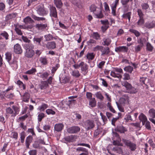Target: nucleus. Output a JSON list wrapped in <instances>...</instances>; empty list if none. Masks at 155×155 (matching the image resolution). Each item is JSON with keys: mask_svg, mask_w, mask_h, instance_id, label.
Wrapping results in <instances>:
<instances>
[{"mask_svg": "<svg viewBox=\"0 0 155 155\" xmlns=\"http://www.w3.org/2000/svg\"><path fill=\"white\" fill-rule=\"evenodd\" d=\"M110 75L115 78L117 77L118 78H120L121 77V76L120 75L118 74H116L113 71H111V72Z\"/></svg>", "mask_w": 155, "mask_h": 155, "instance_id": "58", "label": "nucleus"}, {"mask_svg": "<svg viewBox=\"0 0 155 155\" xmlns=\"http://www.w3.org/2000/svg\"><path fill=\"white\" fill-rule=\"evenodd\" d=\"M28 153L29 155H36L37 153V151L35 150H30Z\"/></svg>", "mask_w": 155, "mask_h": 155, "instance_id": "64", "label": "nucleus"}, {"mask_svg": "<svg viewBox=\"0 0 155 155\" xmlns=\"http://www.w3.org/2000/svg\"><path fill=\"white\" fill-rule=\"evenodd\" d=\"M128 50V48L126 46H120L116 48L115 49V51L117 52H127Z\"/></svg>", "mask_w": 155, "mask_h": 155, "instance_id": "11", "label": "nucleus"}, {"mask_svg": "<svg viewBox=\"0 0 155 155\" xmlns=\"http://www.w3.org/2000/svg\"><path fill=\"white\" fill-rule=\"evenodd\" d=\"M46 112L48 114L54 115L55 114V112L51 109H48L46 110Z\"/></svg>", "mask_w": 155, "mask_h": 155, "instance_id": "54", "label": "nucleus"}, {"mask_svg": "<svg viewBox=\"0 0 155 155\" xmlns=\"http://www.w3.org/2000/svg\"><path fill=\"white\" fill-rule=\"evenodd\" d=\"M80 130V128L77 126H73L68 127L67 129V132L70 134H76Z\"/></svg>", "mask_w": 155, "mask_h": 155, "instance_id": "6", "label": "nucleus"}, {"mask_svg": "<svg viewBox=\"0 0 155 155\" xmlns=\"http://www.w3.org/2000/svg\"><path fill=\"white\" fill-rule=\"evenodd\" d=\"M47 107H48V105L45 104L43 103L41 106L39 107L38 109L40 111H44Z\"/></svg>", "mask_w": 155, "mask_h": 155, "instance_id": "28", "label": "nucleus"}, {"mask_svg": "<svg viewBox=\"0 0 155 155\" xmlns=\"http://www.w3.org/2000/svg\"><path fill=\"white\" fill-rule=\"evenodd\" d=\"M129 31L131 33L134 34L137 37H139L140 35V33L137 30H135L130 29Z\"/></svg>", "mask_w": 155, "mask_h": 155, "instance_id": "40", "label": "nucleus"}, {"mask_svg": "<svg viewBox=\"0 0 155 155\" xmlns=\"http://www.w3.org/2000/svg\"><path fill=\"white\" fill-rule=\"evenodd\" d=\"M72 3L74 5L79 7L80 5V2L78 0H72L71 1Z\"/></svg>", "mask_w": 155, "mask_h": 155, "instance_id": "56", "label": "nucleus"}, {"mask_svg": "<svg viewBox=\"0 0 155 155\" xmlns=\"http://www.w3.org/2000/svg\"><path fill=\"white\" fill-rule=\"evenodd\" d=\"M144 21L143 18H140L139 20L137 22V24L139 25H140L144 23Z\"/></svg>", "mask_w": 155, "mask_h": 155, "instance_id": "63", "label": "nucleus"}, {"mask_svg": "<svg viewBox=\"0 0 155 155\" xmlns=\"http://www.w3.org/2000/svg\"><path fill=\"white\" fill-rule=\"evenodd\" d=\"M112 150L119 154H122L123 153L122 148L121 147L118 146H117L113 148L112 149Z\"/></svg>", "mask_w": 155, "mask_h": 155, "instance_id": "13", "label": "nucleus"}, {"mask_svg": "<svg viewBox=\"0 0 155 155\" xmlns=\"http://www.w3.org/2000/svg\"><path fill=\"white\" fill-rule=\"evenodd\" d=\"M60 80L61 81V82L65 84L68 82L69 81V79L68 77H63L61 78H60Z\"/></svg>", "mask_w": 155, "mask_h": 155, "instance_id": "41", "label": "nucleus"}, {"mask_svg": "<svg viewBox=\"0 0 155 155\" xmlns=\"http://www.w3.org/2000/svg\"><path fill=\"white\" fill-rule=\"evenodd\" d=\"M40 61L41 63L44 65H45L47 64V61L46 58L41 57L40 59Z\"/></svg>", "mask_w": 155, "mask_h": 155, "instance_id": "52", "label": "nucleus"}, {"mask_svg": "<svg viewBox=\"0 0 155 155\" xmlns=\"http://www.w3.org/2000/svg\"><path fill=\"white\" fill-rule=\"evenodd\" d=\"M77 97V96H74L68 97V99L71 100L68 101V102L70 104H75L76 103V100H74V99L76 98Z\"/></svg>", "mask_w": 155, "mask_h": 155, "instance_id": "30", "label": "nucleus"}, {"mask_svg": "<svg viewBox=\"0 0 155 155\" xmlns=\"http://www.w3.org/2000/svg\"><path fill=\"white\" fill-rule=\"evenodd\" d=\"M75 136L71 135L65 137L64 139L65 141L67 142H72L74 139L75 138Z\"/></svg>", "mask_w": 155, "mask_h": 155, "instance_id": "20", "label": "nucleus"}, {"mask_svg": "<svg viewBox=\"0 0 155 155\" xmlns=\"http://www.w3.org/2000/svg\"><path fill=\"white\" fill-rule=\"evenodd\" d=\"M122 141L126 146L129 148L131 151H134L136 149L137 145L136 144L131 142L130 140L123 139Z\"/></svg>", "mask_w": 155, "mask_h": 155, "instance_id": "1", "label": "nucleus"}, {"mask_svg": "<svg viewBox=\"0 0 155 155\" xmlns=\"http://www.w3.org/2000/svg\"><path fill=\"white\" fill-rule=\"evenodd\" d=\"M101 51L102 52L101 55L104 56V55H107L110 52L109 48L108 47H102Z\"/></svg>", "mask_w": 155, "mask_h": 155, "instance_id": "14", "label": "nucleus"}, {"mask_svg": "<svg viewBox=\"0 0 155 155\" xmlns=\"http://www.w3.org/2000/svg\"><path fill=\"white\" fill-rule=\"evenodd\" d=\"M131 14V12H129L123 14L122 16L123 18H128L129 21H130V16Z\"/></svg>", "mask_w": 155, "mask_h": 155, "instance_id": "27", "label": "nucleus"}, {"mask_svg": "<svg viewBox=\"0 0 155 155\" xmlns=\"http://www.w3.org/2000/svg\"><path fill=\"white\" fill-rule=\"evenodd\" d=\"M148 143L152 148H154L155 147V144L153 142L152 139H150L148 141Z\"/></svg>", "mask_w": 155, "mask_h": 155, "instance_id": "55", "label": "nucleus"}, {"mask_svg": "<svg viewBox=\"0 0 155 155\" xmlns=\"http://www.w3.org/2000/svg\"><path fill=\"white\" fill-rule=\"evenodd\" d=\"M59 67V64H56L54 67H53L52 68L51 73L52 74L54 73Z\"/></svg>", "mask_w": 155, "mask_h": 155, "instance_id": "48", "label": "nucleus"}, {"mask_svg": "<svg viewBox=\"0 0 155 155\" xmlns=\"http://www.w3.org/2000/svg\"><path fill=\"white\" fill-rule=\"evenodd\" d=\"M139 119L140 121L142 122L143 125H144L146 121H147L146 117L142 113L140 114L139 117Z\"/></svg>", "mask_w": 155, "mask_h": 155, "instance_id": "17", "label": "nucleus"}, {"mask_svg": "<svg viewBox=\"0 0 155 155\" xmlns=\"http://www.w3.org/2000/svg\"><path fill=\"white\" fill-rule=\"evenodd\" d=\"M71 74L74 77L77 78H78L81 75L80 74L78 70H74L72 71L71 72Z\"/></svg>", "mask_w": 155, "mask_h": 155, "instance_id": "36", "label": "nucleus"}, {"mask_svg": "<svg viewBox=\"0 0 155 155\" xmlns=\"http://www.w3.org/2000/svg\"><path fill=\"white\" fill-rule=\"evenodd\" d=\"M87 65L84 63L83 62V64H82L81 67V71H86L87 70Z\"/></svg>", "mask_w": 155, "mask_h": 155, "instance_id": "39", "label": "nucleus"}, {"mask_svg": "<svg viewBox=\"0 0 155 155\" xmlns=\"http://www.w3.org/2000/svg\"><path fill=\"white\" fill-rule=\"evenodd\" d=\"M133 68L130 66H128L124 68V69L126 72H128L130 73H131L133 71Z\"/></svg>", "mask_w": 155, "mask_h": 155, "instance_id": "25", "label": "nucleus"}, {"mask_svg": "<svg viewBox=\"0 0 155 155\" xmlns=\"http://www.w3.org/2000/svg\"><path fill=\"white\" fill-rule=\"evenodd\" d=\"M43 39V37H41L40 38H35V37L33 40L34 42H36L37 43H38V45H40L43 46H45V45H42L41 43V41Z\"/></svg>", "mask_w": 155, "mask_h": 155, "instance_id": "23", "label": "nucleus"}, {"mask_svg": "<svg viewBox=\"0 0 155 155\" xmlns=\"http://www.w3.org/2000/svg\"><path fill=\"white\" fill-rule=\"evenodd\" d=\"M15 26V30L16 33L18 35H21L22 34V33L21 32V31L20 29L17 27V26L16 25H14Z\"/></svg>", "mask_w": 155, "mask_h": 155, "instance_id": "49", "label": "nucleus"}, {"mask_svg": "<svg viewBox=\"0 0 155 155\" xmlns=\"http://www.w3.org/2000/svg\"><path fill=\"white\" fill-rule=\"evenodd\" d=\"M0 36H2L6 40H8V39L9 35L5 31H3L0 34Z\"/></svg>", "mask_w": 155, "mask_h": 155, "instance_id": "33", "label": "nucleus"}, {"mask_svg": "<svg viewBox=\"0 0 155 155\" xmlns=\"http://www.w3.org/2000/svg\"><path fill=\"white\" fill-rule=\"evenodd\" d=\"M23 21L25 24H30L27 27L28 28L31 29L33 27V24L34 23V21L29 16L23 19Z\"/></svg>", "mask_w": 155, "mask_h": 155, "instance_id": "4", "label": "nucleus"}, {"mask_svg": "<svg viewBox=\"0 0 155 155\" xmlns=\"http://www.w3.org/2000/svg\"><path fill=\"white\" fill-rule=\"evenodd\" d=\"M82 64H83V62L82 61L79 64H75L73 65V67L75 69H78L80 67H81Z\"/></svg>", "mask_w": 155, "mask_h": 155, "instance_id": "62", "label": "nucleus"}, {"mask_svg": "<svg viewBox=\"0 0 155 155\" xmlns=\"http://www.w3.org/2000/svg\"><path fill=\"white\" fill-rule=\"evenodd\" d=\"M147 50L151 51L153 50V47L149 42H147Z\"/></svg>", "mask_w": 155, "mask_h": 155, "instance_id": "53", "label": "nucleus"}, {"mask_svg": "<svg viewBox=\"0 0 155 155\" xmlns=\"http://www.w3.org/2000/svg\"><path fill=\"white\" fill-rule=\"evenodd\" d=\"M36 11L38 14L42 16L46 15L48 12L43 5H39L37 7Z\"/></svg>", "mask_w": 155, "mask_h": 155, "instance_id": "3", "label": "nucleus"}, {"mask_svg": "<svg viewBox=\"0 0 155 155\" xmlns=\"http://www.w3.org/2000/svg\"><path fill=\"white\" fill-rule=\"evenodd\" d=\"M25 49H32L34 48V46L33 45L30 43L25 44Z\"/></svg>", "mask_w": 155, "mask_h": 155, "instance_id": "37", "label": "nucleus"}, {"mask_svg": "<svg viewBox=\"0 0 155 155\" xmlns=\"http://www.w3.org/2000/svg\"><path fill=\"white\" fill-rule=\"evenodd\" d=\"M140 82H141V84H144L147 86H148V84H147L146 83L148 81V79L147 78H145L144 77H142L140 78Z\"/></svg>", "mask_w": 155, "mask_h": 155, "instance_id": "34", "label": "nucleus"}, {"mask_svg": "<svg viewBox=\"0 0 155 155\" xmlns=\"http://www.w3.org/2000/svg\"><path fill=\"white\" fill-rule=\"evenodd\" d=\"M5 59L8 62H9L12 59V54L10 52H8L5 54Z\"/></svg>", "mask_w": 155, "mask_h": 155, "instance_id": "35", "label": "nucleus"}, {"mask_svg": "<svg viewBox=\"0 0 155 155\" xmlns=\"http://www.w3.org/2000/svg\"><path fill=\"white\" fill-rule=\"evenodd\" d=\"M64 125L62 124H57L54 125V130L57 132H61L63 129Z\"/></svg>", "mask_w": 155, "mask_h": 155, "instance_id": "12", "label": "nucleus"}, {"mask_svg": "<svg viewBox=\"0 0 155 155\" xmlns=\"http://www.w3.org/2000/svg\"><path fill=\"white\" fill-rule=\"evenodd\" d=\"M87 150L86 149L83 147H78L76 149V151H78L79 152L80 151H81L82 152H87Z\"/></svg>", "mask_w": 155, "mask_h": 155, "instance_id": "50", "label": "nucleus"}, {"mask_svg": "<svg viewBox=\"0 0 155 155\" xmlns=\"http://www.w3.org/2000/svg\"><path fill=\"white\" fill-rule=\"evenodd\" d=\"M14 52L16 54H21L22 52L20 45L18 44H16L14 46Z\"/></svg>", "mask_w": 155, "mask_h": 155, "instance_id": "10", "label": "nucleus"}, {"mask_svg": "<svg viewBox=\"0 0 155 155\" xmlns=\"http://www.w3.org/2000/svg\"><path fill=\"white\" fill-rule=\"evenodd\" d=\"M137 41L138 43L140 44L139 45L143 46V43L146 41V40L144 38H140L138 39Z\"/></svg>", "mask_w": 155, "mask_h": 155, "instance_id": "44", "label": "nucleus"}, {"mask_svg": "<svg viewBox=\"0 0 155 155\" xmlns=\"http://www.w3.org/2000/svg\"><path fill=\"white\" fill-rule=\"evenodd\" d=\"M95 95L97 98L99 99L101 101H103L104 100V97L100 92L99 91L96 92L95 94Z\"/></svg>", "mask_w": 155, "mask_h": 155, "instance_id": "32", "label": "nucleus"}, {"mask_svg": "<svg viewBox=\"0 0 155 155\" xmlns=\"http://www.w3.org/2000/svg\"><path fill=\"white\" fill-rule=\"evenodd\" d=\"M111 42V41L109 38L105 39L104 40V45L108 46L110 44Z\"/></svg>", "mask_w": 155, "mask_h": 155, "instance_id": "51", "label": "nucleus"}, {"mask_svg": "<svg viewBox=\"0 0 155 155\" xmlns=\"http://www.w3.org/2000/svg\"><path fill=\"white\" fill-rule=\"evenodd\" d=\"M84 125L86 130L92 129L95 126L94 121L92 120H87L84 123Z\"/></svg>", "mask_w": 155, "mask_h": 155, "instance_id": "2", "label": "nucleus"}, {"mask_svg": "<svg viewBox=\"0 0 155 155\" xmlns=\"http://www.w3.org/2000/svg\"><path fill=\"white\" fill-rule=\"evenodd\" d=\"M141 6L142 9L147 10L149 8V5L146 3L142 4Z\"/></svg>", "mask_w": 155, "mask_h": 155, "instance_id": "61", "label": "nucleus"}, {"mask_svg": "<svg viewBox=\"0 0 155 155\" xmlns=\"http://www.w3.org/2000/svg\"><path fill=\"white\" fill-rule=\"evenodd\" d=\"M102 132V130L101 129L97 127V129L96 130L94 133V136H97Z\"/></svg>", "mask_w": 155, "mask_h": 155, "instance_id": "46", "label": "nucleus"}, {"mask_svg": "<svg viewBox=\"0 0 155 155\" xmlns=\"http://www.w3.org/2000/svg\"><path fill=\"white\" fill-rule=\"evenodd\" d=\"M149 113L152 118L155 117V110L153 109H150L149 111Z\"/></svg>", "mask_w": 155, "mask_h": 155, "instance_id": "45", "label": "nucleus"}, {"mask_svg": "<svg viewBox=\"0 0 155 155\" xmlns=\"http://www.w3.org/2000/svg\"><path fill=\"white\" fill-rule=\"evenodd\" d=\"M114 130L120 134H124L127 131V129L126 127H124L122 124H119L115 127Z\"/></svg>", "mask_w": 155, "mask_h": 155, "instance_id": "5", "label": "nucleus"}, {"mask_svg": "<svg viewBox=\"0 0 155 155\" xmlns=\"http://www.w3.org/2000/svg\"><path fill=\"white\" fill-rule=\"evenodd\" d=\"M12 108L14 110L15 113H13V114L12 115V117H15L16 115L18 114L19 111V108L17 106L14 105L12 106Z\"/></svg>", "mask_w": 155, "mask_h": 155, "instance_id": "22", "label": "nucleus"}, {"mask_svg": "<svg viewBox=\"0 0 155 155\" xmlns=\"http://www.w3.org/2000/svg\"><path fill=\"white\" fill-rule=\"evenodd\" d=\"M54 3L57 8H61L63 6L61 0H54Z\"/></svg>", "mask_w": 155, "mask_h": 155, "instance_id": "21", "label": "nucleus"}, {"mask_svg": "<svg viewBox=\"0 0 155 155\" xmlns=\"http://www.w3.org/2000/svg\"><path fill=\"white\" fill-rule=\"evenodd\" d=\"M33 138L31 136H29L28 137L25 141V143L26 147L27 148H29V146L30 143L32 142Z\"/></svg>", "mask_w": 155, "mask_h": 155, "instance_id": "19", "label": "nucleus"}, {"mask_svg": "<svg viewBox=\"0 0 155 155\" xmlns=\"http://www.w3.org/2000/svg\"><path fill=\"white\" fill-rule=\"evenodd\" d=\"M96 102L95 98H92L90 100V101H89V105L91 107H94L96 106Z\"/></svg>", "mask_w": 155, "mask_h": 155, "instance_id": "31", "label": "nucleus"}, {"mask_svg": "<svg viewBox=\"0 0 155 155\" xmlns=\"http://www.w3.org/2000/svg\"><path fill=\"white\" fill-rule=\"evenodd\" d=\"M122 85L126 88L128 91H129L132 86L127 81L123 82L122 84Z\"/></svg>", "mask_w": 155, "mask_h": 155, "instance_id": "29", "label": "nucleus"}, {"mask_svg": "<svg viewBox=\"0 0 155 155\" xmlns=\"http://www.w3.org/2000/svg\"><path fill=\"white\" fill-rule=\"evenodd\" d=\"M26 51L25 53V56L28 58H31L34 54L35 52L32 49H25Z\"/></svg>", "mask_w": 155, "mask_h": 155, "instance_id": "9", "label": "nucleus"}, {"mask_svg": "<svg viewBox=\"0 0 155 155\" xmlns=\"http://www.w3.org/2000/svg\"><path fill=\"white\" fill-rule=\"evenodd\" d=\"M50 15L51 17H53L55 18H57V12L55 7L51 6L50 8Z\"/></svg>", "mask_w": 155, "mask_h": 155, "instance_id": "8", "label": "nucleus"}, {"mask_svg": "<svg viewBox=\"0 0 155 155\" xmlns=\"http://www.w3.org/2000/svg\"><path fill=\"white\" fill-rule=\"evenodd\" d=\"M35 27L39 31H43L45 30H47L48 29L47 24H37L35 25Z\"/></svg>", "mask_w": 155, "mask_h": 155, "instance_id": "7", "label": "nucleus"}, {"mask_svg": "<svg viewBox=\"0 0 155 155\" xmlns=\"http://www.w3.org/2000/svg\"><path fill=\"white\" fill-rule=\"evenodd\" d=\"M45 117V114L43 113H39L38 115V120L39 122H41L42 119Z\"/></svg>", "mask_w": 155, "mask_h": 155, "instance_id": "47", "label": "nucleus"}, {"mask_svg": "<svg viewBox=\"0 0 155 155\" xmlns=\"http://www.w3.org/2000/svg\"><path fill=\"white\" fill-rule=\"evenodd\" d=\"M31 17L35 20L37 21H43L45 19V18L37 17L34 14H32L31 15Z\"/></svg>", "mask_w": 155, "mask_h": 155, "instance_id": "26", "label": "nucleus"}, {"mask_svg": "<svg viewBox=\"0 0 155 155\" xmlns=\"http://www.w3.org/2000/svg\"><path fill=\"white\" fill-rule=\"evenodd\" d=\"M128 92L130 94H135L137 92V90L132 86Z\"/></svg>", "mask_w": 155, "mask_h": 155, "instance_id": "42", "label": "nucleus"}, {"mask_svg": "<svg viewBox=\"0 0 155 155\" xmlns=\"http://www.w3.org/2000/svg\"><path fill=\"white\" fill-rule=\"evenodd\" d=\"M45 38L46 41H48L53 39V37L52 35L50 34H48L45 35L44 36Z\"/></svg>", "mask_w": 155, "mask_h": 155, "instance_id": "43", "label": "nucleus"}, {"mask_svg": "<svg viewBox=\"0 0 155 155\" xmlns=\"http://www.w3.org/2000/svg\"><path fill=\"white\" fill-rule=\"evenodd\" d=\"M30 98V94L28 92H25L24 95L23 101L25 102H28Z\"/></svg>", "mask_w": 155, "mask_h": 155, "instance_id": "24", "label": "nucleus"}, {"mask_svg": "<svg viewBox=\"0 0 155 155\" xmlns=\"http://www.w3.org/2000/svg\"><path fill=\"white\" fill-rule=\"evenodd\" d=\"M39 86L41 90L46 89L48 86V84L47 81H42L41 83L39 85Z\"/></svg>", "mask_w": 155, "mask_h": 155, "instance_id": "15", "label": "nucleus"}, {"mask_svg": "<svg viewBox=\"0 0 155 155\" xmlns=\"http://www.w3.org/2000/svg\"><path fill=\"white\" fill-rule=\"evenodd\" d=\"M46 47L48 49H54L56 48V44L54 41L48 43Z\"/></svg>", "mask_w": 155, "mask_h": 155, "instance_id": "16", "label": "nucleus"}, {"mask_svg": "<svg viewBox=\"0 0 155 155\" xmlns=\"http://www.w3.org/2000/svg\"><path fill=\"white\" fill-rule=\"evenodd\" d=\"M95 55L93 53H88L86 55L87 58L88 60H92L94 57Z\"/></svg>", "mask_w": 155, "mask_h": 155, "instance_id": "38", "label": "nucleus"}, {"mask_svg": "<svg viewBox=\"0 0 155 155\" xmlns=\"http://www.w3.org/2000/svg\"><path fill=\"white\" fill-rule=\"evenodd\" d=\"M49 75V74L47 72H45L40 75V77L43 78L44 80L47 78Z\"/></svg>", "mask_w": 155, "mask_h": 155, "instance_id": "60", "label": "nucleus"}, {"mask_svg": "<svg viewBox=\"0 0 155 155\" xmlns=\"http://www.w3.org/2000/svg\"><path fill=\"white\" fill-rule=\"evenodd\" d=\"M145 26L148 28H152L155 26V21L147 22L145 24Z\"/></svg>", "mask_w": 155, "mask_h": 155, "instance_id": "18", "label": "nucleus"}, {"mask_svg": "<svg viewBox=\"0 0 155 155\" xmlns=\"http://www.w3.org/2000/svg\"><path fill=\"white\" fill-rule=\"evenodd\" d=\"M92 36L93 38L96 40L99 39L100 38V35L97 32L94 33L92 35Z\"/></svg>", "mask_w": 155, "mask_h": 155, "instance_id": "57", "label": "nucleus"}, {"mask_svg": "<svg viewBox=\"0 0 155 155\" xmlns=\"http://www.w3.org/2000/svg\"><path fill=\"white\" fill-rule=\"evenodd\" d=\"M36 71V69L35 68H32L31 69L27 71L26 73L28 74H31L35 73Z\"/></svg>", "mask_w": 155, "mask_h": 155, "instance_id": "59", "label": "nucleus"}]
</instances>
